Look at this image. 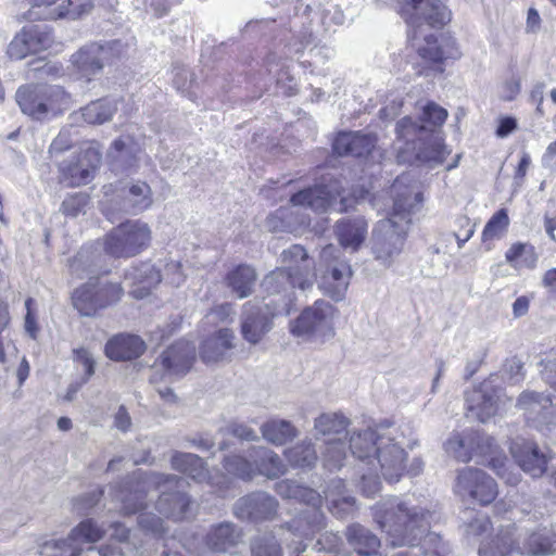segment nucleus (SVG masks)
I'll list each match as a JSON object with an SVG mask.
<instances>
[{"label":"nucleus","mask_w":556,"mask_h":556,"mask_svg":"<svg viewBox=\"0 0 556 556\" xmlns=\"http://www.w3.org/2000/svg\"><path fill=\"white\" fill-rule=\"evenodd\" d=\"M409 434L408 427L381 424L354 432L349 439V448L354 457L380 472L386 481L397 482L404 475H419L424 467L420 458L408 462Z\"/></svg>","instance_id":"f257e3e1"},{"label":"nucleus","mask_w":556,"mask_h":556,"mask_svg":"<svg viewBox=\"0 0 556 556\" xmlns=\"http://www.w3.org/2000/svg\"><path fill=\"white\" fill-rule=\"evenodd\" d=\"M405 177H399L392 185L395 193L392 213L377 223L371 237V253L377 262L389 268L402 253L412 216L419 211L422 194L413 187L400 192Z\"/></svg>","instance_id":"f03ea898"},{"label":"nucleus","mask_w":556,"mask_h":556,"mask_svg":"<svg viewBox=\"0 0 556 556\" xmlns=\"http://www.w3.org/2000/svg\"><path fill=\"white\" fill-rule=\"evenodd\" d=\"M184 484L185 480L175 475L151 472L119 490L116 498L125 514H135L146 507L148 489L154 488L161 492L155 509L165 518L180 521L191 515L190 497L180 491Z\"/></svg>","instance_id":"7ed1b4c3"},{"label":"nucleus","mask_w":556,"mask_h":556,"mask_svg":"<svg viewBox=\"0 0 556 556\" xmlns=\"http://www.w3.org/2000/svg\"><path fill=\"white\" fill-rule=\"evenodd\" d=\"M408 25L407 37L426 65H440L447 54L431 31L450 21V11L441 0H397Z\"/></svg>","instance_id":"20e7f679"},{"label":"nucleus","mask_w":556,"mask_h":556,"mask_svg":"<svg viewBox=\"0 0 556 556\" xmlns=\"http://www.w3.org/2000/svg\"><path fill=\"white\" fill-rule=\"evenodd\" d=\"M372 516L392 546L414 545L430 529L435 514L410 501L390 497L372 507Z\"/></svg>","instance_id":"39448f33"},{"label":"nucleus","mask_w":556,"mask_h":556,"mask_svg":"<svg viewBox=\"0 0 556 556\" xmlns=\"http://www.w3.org/2000/svg\"><path fill=\"white\" fill-rule=\"evenodd\" d=\"M276 492L285 498L296 500L308 505V508L288 525L280 528V541L287 544L291 556H300L306 548L303 539H312L324 528V515L319 510L323 497L313 489L303 486L292 480H282L276 484Z\"/></svg>","instance_id":"423d86ee"},{"label":"nucleus","mask_w":556,"mask_h":556,"mask_svg":"<svg viewBox=\"0 0 556 556\" xmlns=\"http://www.w3.org/2000/svg\"><path fill=\"white\" fill-rule=\"evenodd\" d=\"M341 192L336 180L328 185H317L301 190L291 197V206L277 210L267 218V226L273 231H295L299 227L309 225L307 215H300L301 208H311L316 213L326 212L334 204Z\"/></svg>","instance_id":"0eeeda50"},{"label":"nucleus","mask_w":556,"mask_h":556,"mask_svg":"<svg viewBox=\"0 0 556 556\" xmlns=\"http://www.w3.org/2000/svg\"><path fill=\"white\" fill-rule=\"evenodd\" d=\"M426 127L418 125L410 117H403L396 125V150L400 163L441 164L451 153L438 135H431L426 141H419L418 147L414 138L425 131Z\"/></svg>","instance_id":"6e6552de"},{"label":"nucleus","mask_w":556,"mask_h":556,"mask_svg":"<svg viewBox=\"0 0 556 556\" xmlns=\"http://www.w3.org/2000/svg\"><path fill=\"white\" fill-rule=\"evenodd\" d=\"M15 101L22 113L36 121L54 117L68 110L71 96L60 86L29 84L15 92Z\"/></svg>","instance_id":"1a4fd4ad"},{"label":"nucleus","mask_w":556,"mask_h":556,"mask_svg":"<svg viewBox=\"0 0 556 556\" xmlns=\"http://www.w3.org/2000/svg\"><path fill=\"white\" fill-rule=\"evenodd\" d=\"M186 275L180 262L170 261L164 264L163 273L151 263H141L130 267L124 277L125 283L130 288L129 293L136 299L147 296L152 288L162 280L173 287L185 282Z\"/></svg>","instance_id":"9d476101"},{"label":"nucleus","mask_w":556,"mask_h":556,"mask_svg":"<svg viewBox=\"0 0 556 556\" xmlns=\"http://www.w3.org/2000/svg\"><path fill=\"white\" fill-rule=\"evenodd\" d=\"M338 309L324 300L306 307L290 323V332L303 340H324L334 334V319Z\"/></svg>","instance_id":"9b49d317"},{"label":"nucleus","mask_w":556,"mask_h":556,"mask_svg":"<svg viewBox=\"0 0 556 556\" xmlns=\"http://www.w3.org/2000/svg\"><path fill=\"white\" fill-rule=\"evenodd\" d=\"M151 242L149 225L139 219L127 220L113 228L104 239V251L114 257H131Z\"/></svg>","instance_id":"f8f14e48"},{"label":"nucleus","mask_w":556,"mask_h":556,"mask_svg":"<svg viewBox=\"0 0 556 556\" xmlns=\"http://www.w3.org/2000/svg\"><path fill=\"white\" fill-rule=\"evenodd\" d=\"M508 399L497 376L492 375L478 387L466 393V404L470 417L485 422L498 414Z\"/></svg>","instance_id":"ddd939ff"},{"label":"nucleus","mask_w":556,"mask_h":556,"mask_svg":"<svg viewBox=\"0 0 556 556\" xmlns=\"http://www.w3.org/2000/svg\"><path fill=\"white\" fill-rule=\"evenodd\" d=\"M195 359V346L188 341H177L167 348L153 365L151 382H172L185 376Z\"/></svg>","instance_id":"4468645a"},{"label":"nucleus","mask_w":556,"mask_h":556,"mask_svg":"<svg viewBox=\"0 0 556 556\" xmlns=\"http://www.w3.org/2000/svg\"><path fill=\"white\" fill-rule=\"evenodd\" d=\"M320 262L326 265L327 269L320 276L319 288L332 300H343L352 277L350 264L340 260V250L333 244L323 248Z\"/></svg>","instance_id":"2eb2a0df"},{"label":"nucleus","mask_w":556,"mask_h":556,"mask_svg":"<svg viewBox=\"0 0 556 556\" xmlns=\"http://www.w3.org/2000/svg\"><path fill=\"white\" fill-rule=\"evenodd\" d=\"M122 294L123 288L118 283L88 281L73 292L72 300L80 315L91 317L98 311L118 302Z\"/></svg>","instance_id":"dca6fc26"},{"label":"nucleus","mask_w":556,"mask_h":556,"mask_svg":"<svg viewBox=\"0 0 556 556\" xmlns=\"http://www.w3.org/2000/svg\"><path fill=\"white\" fill-rule=\"evenodd\" d=\"M293 274L285 268H276L267 274L261 288L266 296L260 301L266 308H271L280 314H289L295 299L294 289L298 287Z\"/></svg>","instance_id":"f3484780"},{"label":"nucleus","mask_w":556,"mask_h":556,"mask_svg":"<svg viewBox=\"0 0 556 556\" xmlns=\"http://www.w3.org/2000/svg\"><path fill=\"white\" fill-rule=\"evenodd\" d=\"M105 534V529L92 519H86L77 525L67 539L47 542L42 554L48 556H79L84 543H96Z\"/></svg>","instance_id":"a211bd4d"},{"label":"nucleus","mask_w":556,"mask_h":556,"mask_svg":"<svg viewBox=\"0 0 556 556\" xmlns=\"http://www.w3.org/2000/svg\"><path fill=\"white\" fill-rule=\"evenodd\" d=\"M455 492L463 498L488 505L496 498L498 489L495 480L485 471L465 467L457 472Z\"/></svg>","instance_id":"6ab92c4d"},{"label":"nucleus","mask_w":556,"mask_h":556,"mask_svg":"<svg viewBox=\"0 0 556 556\" xmlns=\"http://www.w3.org/2000/svg\"><path fill=\"white\" fill-rule=\"evenodd\" d=\"M122 45L119 41H111L104 45L91 42L72 55V63L78 73L90 79L103 70L105 64H110L121 54Z\"/></svg>","instance_id":"aec40b11"},{"label":"nucleus","mask_w":556,"mask_h":556,"mask_svg":"<svg viewBox=\"0 0 556 556\" xmlns=\"http://www.w3.org/2000/svg\"><path fill=\"white\" fill-rule=\"evenodd\" d=\"M279 313L266 308L260 301H249L243 305L240 329L242 338L252 345L260 343L273 328V317Z\"/></svg>","instance_id":"412c9836"},{"label":"nucleus","mask_w":556,"mask_h":556,"mask_svg":"<svg viewBox=\"0 0 556 556\" xmlns=\"http://www.w3.org/2000/svg\"><path fill=\"white\" fill-rule=\"evenodd\" d=\"M516 406L523 412L527 422L540 431L556 426V409L549 396L534 392L523 391Z\"/></svg>","instance_id":"4be33fe9"},{"label":"nucleus","mask_w":556,"mask_h":556,"mask_svg":"<svg viewBox=\"0 0 556 556\" xmlns=\"http://www.w3.org/2000/svg\"><path fill=\"white\" fill-rule=\"evenodd\" d=\"M277 500L265 493L254 492L239 498L235 506V515L242 520L263 521L273 519L277 515Z\"/></svg>","instance_id":"5701e85b"},{"label":"nucleus","mask_w":556,"mask_h":556,"mask_svg":"<svg viewBox=\"0 0 556 556\" xmlns=\"http://www.w3.org/2000/svg\"><path fill=\"white\" fill-rule=\"evenodd\" d=\"M101 155L94 149H87L81 156L60 165V181L68 187L88 184L100 165Z\"/></svg>","instance_id":"b1692460"},{"label":"nucleus","mask_w":556,"mask_h":556,"mask_svg":"<svg viewBox=\"0 0 556 556\" xmlns=\"http://www.w3.org/2000/svg\"><path fill=\"white\" fill-rule=\"evenodd\" d=\"M475 456L483 458L482 462H488L489 466L508 484L514 485L519 481V475L508 470L507 458L489 434L476 431Z\"/></svg>","instance_id":"393cba45"},{"label":"nucleus","mask_w":556,"mask_h":556,"mask_svg":"<svg viewBox=\"0 0 556 556\" xmlns=\"http://www.w3.org/2000/svg\"><path fill=\"white\" fill-rule=\"evenodd\" d=\"M280 261L285 265L283 268L293 274V279H295L299 289L305 291L313 286L316 274L313 262L302 245L293 244L283 250Z\"/></svg>","instance_id":"a878e982"},{"label":"nucleus","mask_w":556,"mask_h":556,"mask_svg":"<svg viewBox=\"0 0 556 556\" xmlns=\"http://www.w3.org/2000/svg\"><path fill=\"white\" fill-rule=\"evenodd\" d=\"M510 454L519 467L531 477H541L547 467V455L541 452L538 445L523 438L511 441Z\"/></svg>","instance_id":"bb28decb"},{"label":"nucleus","mask_w":556,"mask_h":556,"mask_svg":"<svg viewBox=\"0 0 556 556\" xmlns=\"http://www.w3.org/2000/svg\"><path fill=\"white\" fill-rule=\"evenodd\" d=\"M141 153L140 147L130 137L116 139L109 151L112 169L126 174L137 172Z\"/></svg>","instance_id":"cd10ccee"},{"label":"nucleus","mask_w":556,"mask_h":556,"mask_svg":"<svg viewBox=\"0 0 556 556\" xmlns=\"http://www.w3.org/2000/svg\"><path fill=\"white\" fill-rule=\"evenodd\" d=\"M376 137L359 131L341 132L333 141V151L339 155L362 157L375 148Z\"/></svg>","instance_id":"c85d7f7f"},{"label":"nucleus","mask_w":556,"mask_h":556,"mask_svg":"<svg viewBox=\"0 0 556 556\" xmlns=\"http://www.w3.org/2000/svg\"><path fill=\"white\" fill-rule=\"evenodd\" d=\"M368 225L363 217L342 218L336 224L334 233L344 249L357 251L367 237Z\"/></svg>","instance_id":"c756f323"},{"label":"nucleus","mask_w":556,"mask_h":556,"mask_svg":"<svg viewBox=\"0 0 556 556\" xmlns=\"http://www.w3.org/2000/svg\"><path fill=\"white\" fill-rule=\"evenodd\" d=\"M146 350L141 338L134 334H118L105 344V355L113 361H126L139 357Z\"/></svg>","instance_id":"7c9ffc66"},{"label":"nucleus","mask_w":556,"mask_h":556,"mask_svg":"<svg viewBox=\"0 0 556 556\" xmlns=\"http://www.w3.org/2000/svg\"><path fill=\"white\" fill-rule=\"evenodd\" d=\"M170 466L174 470L185 473L198 483H212L204 462L195 454L174 452L170 456Z\"/></svg>","instance_id":"2f4dec72"},{"label":"nucleus","mask_w":556,"mask_h":556,"mask_svg":"<svg viewBox=\"0 0 556 556\" xmlns=\"http://www.w3.org/2000/svg\"><path fill=\"white\" fill-rule=\"evenodd\" d=\"M235 333L229 328L219 329L202 344L200 355L205 363L220 361L233 345Z\"/></svg>","instance_id":"473e14b6"},{"label":"nucleus","mask_w":556,"mask_h":556,"mask_svg":"<svg viewBox=\"0 0 556 556\" xmlns=\"http://www.w3.org/2000/svg\"><path fill=\"white\" fill-rule=\"evenodd\" d=\"M257 279L255 269L250 265H239L227 273L225 282L239 299L251 295Z\"/></svg>","instance_id":"72a5a7b5"},{"label":"nucleus","mask_w":556,"mask_h":556,"mask_svg":"<svg viewBox=\"0 0 556 556\" xmlns=\"http://www.w3.org/2000/svg\"><path fill=\"white\" fill-rule=\"evenodd\" d=\"M241 541V532L230 522L219 523L206 535L207 546L218 553L230 552Z\"/></svg>","instance_id":"f704fd0d"},{"label":"nucleus","mask_w":556,"mask_h":556,"mask_svg":"<svg viewBox=\"0 0 556 556\" xmlns=\"http://www.w3.org/2000/svg\"><path fill=\"white\" fill-rule=\"evenodd\" d=\"M346 539L358 556H374L378 554L380 547L379 538L361 525L350 526L346 531Z\"/></svg>","instance_id":"c9c22d12"},{"label":"nucleus","mask_w":556,"mask_h":556,"mask_svg":"<svg viewBox=\"0 0 556 556\" xmlns=\"http://www.w3.org/2000/svg\"><path fill=\"white\" fill-rule=\"evenodd\" d=\"M476 431L453 432L444 443V450L451 457L462 463L470 462L475 456Z\"/></svg>","instance_id":"e433bc0d"},{"label":"nucleus","mask_w":556,"mask_h":556,"mask_svg":"<svg viewBox=\"0 0 556 556\" xmlns=\"http://www.w3.org/2000/svg\"><path fill=\"white\" fill-rule=\"evenodd\" d=\"M515 527L507 526L491 542L483 543L479 548L480 556H508L514 551H520L521 547L515 538Z\"/></svg>","instance_id":"4c0bfd02"},{"label":"nucleus","mask_w":556,"mask_h":556,"mask_svg":"<svg viewBox=\"0 0 556 556\" xmlns=\"http://www.w3.org/2000/svg\"><path fill=\"white\" fill-rule=\"evenodd\" d=\"M251 457L255 458L258 475L275 479L285 472V465L280 457L267 447H253Z\"/></svg>","instance_id":"58836bf2"},{"label":"nucleus","mask_w":556,"mask_h":556,"mask_svg":"<svg viewBox=\"0 0 556 556\" xmlns=\"http://www.w3.org/2000/svg\"><path fill=\"white\" fill-rule=\"evenodd\" d=\"M349 420L339 414H321L315 419L316 435L326 439H348Z\"/></svg>","instance_id":"ea45409f"},{"label":"nucleus","mask_w":556,"mask_h":556,"mask_svg":"<svg viewBox=\"0 0 556 556\" xmlns=\"http://www.w3.org/2000/svg\"><path fill=\"white\" fill-rule=\"evenodd\" d=\"M153 203L151 187L146 181H135L128 187L124 202V210L132 213H141Z\"/></svg>","instance_id":"a19ab883"},{"label":"nucleus","mask_w":556,"mask_h":556,"mask_svg":"<svg viewBox=\"0 0 556 556\" xmlns=\"http://www.w3.org/2000/svg\"><path fill=\"white\" fill-rule=\"evenodd\" d=\"M343 482L341 480L331 481V486L325 491V500L329 504V509L339 518H344L354 510L355 500L343 494Z\"/></svg>","instance_id":"79ce46f5"},{"label":"nucleus","mask_w":556,"mask_h":556,"mask_svg":"<svg viewBox=\"0 0 556 556\" xmlns=\"http://www.w3.org/2000/svg\"><path fill=\"white\" fill-rule=\"evenodd\" d=\"M263 438L274 444L283 445L298 434L295 427L288 420L270 419L262 425Z\"/></svg>","instance_id":"37998d69"},{"label":"nucleus","mask_w":556,"mask_h":556,"mask_svg":"<svg viewBox=\"0 0 556 556\" xmlns=\"http://www.w3.org/2000/svg\"><path fill=\"white\" fill-rule=\"evenodd\" d=\"M522 552L532 556H551L556 553V542L549 531L543 529L525 539Z\"/></svg>","instance_id":"c03bdc74"},{"label":"nucleus","mask_w":556,"mask_h":556,"mask_svg":"<svg viewBox=\"0 0 556 556\" xmlns=\"http://www.w3.org/2000/svg\"><path fill=\"white\" fill-rule=\"evenodd\" d=\"M117 111V103L114 100H97L81 109V117L88 124H103L112 118Z\"/></svg>","instance_id":"a18cd8bd"},{"label":"nucleus","mask_w":556,"mask_h":556,"mask_svg":"<svg viewBox=\"0 0 556 556\" xmlns=\"http://www.w3.org/2000/svg\"><path fill=\"white\" fill-rule=\"evenodd\" d=\"M346 439H325V446L321 451V462L328 470L340 469L346 459Z\"/></svg>","instance_id":"49530a36"},{"label":"nucleus","mask_w":556,"mask_h":556,"mask_svg":"<svg viewBox=\"0 0 556 556\" xmlns=\"http://www.w3.org/2000/svg\"><path fill=\"white\" fill-rule=\"evenodd\" d=\"M286 456L292 466L300 468H311L317 460V454L309 441L289 448Z\"/></svg>","instance_id":"de8ad7c7"},{"label":"nucleus","mask_w":556,"mask_h":556,"mask_svg":"<svg viewBox=\"0 0 556 556\" xmlns=\"http://www.w3.org/2000/svg\"><path fill=\"white\" fill-rule=\"evenodd\" d=\"M509 218L505 210L497 211L486 223L482 231L484 243L501 239L507 231Z\"/></svg>","instance_id":"09e8293b"},{"label":"nucleus","mask_w":556,"mask_h":556,"mask_svg":"<svg viewBox=\"0 0 556 556\" xmlns=\"http://www.w3.org/2000/svg\"><path fill=\"white\" fill-rule=\"evenodd\" d=\"M226 471L242 480H251L256 473V464H252L242 456H228L224 465Z\"/></svg>","instance_id":"8fccbe9b"},{"label":"nucleus","mask_w":556,"mask_h":556,"mask_svg":"<svg viewBox=\"0 0 556 556\" xmlns=\"http://www.w3.org/2000/svg\"><path fill=\"white\" fill-rule=\"evenodd\" d=\"M30 42H33V51L35 53L47 50L53 42V36L46 25H29L24 27Z\"/></svg>","instance_id":"3c124183"},{"label":"nucleus","mask_w":556,"mask_h":556,"mask_svg":"<svg viewBox=\"0 0 556 556\" xmlns=\"http://www.w3.org/2000/svg\"><path fill=\"white\" fill-rule=\"evenodd\" d=\"M251 552L252 556H282L280 544L271 534L255 539Z\"/></svg>","instance_id":"603ef678"},{"label":"nucleus","mask_w":556,"mask_h":556,"mask_svg":"<svg viewBox=\"0 0 556 556\" xmlns=\"http://www.w3.org/2000/svg\"><path fill=\"white\" fill-rule=\"evenodd\" d=\"M29 35L26 34L25 28H23L16 36L12 39L8 47V54L11 59L22 60L26 58L30 53H35L33 51V42L28 38Z\"/></svg>","instance_id":"864d4df0"},{"label":"nucleus","mask_w":556,"mask_h":556,"mask_svg":"<svg viewBox=\"0 0 556 556\" xmlns=\"http://www.w3.org/2000/svg\"><path fill=\"white\" fill-rule=\"evenodd\" d=\"M66 2L67 7L62 5L56 16L75 20L89 12L92 7L91 0H66Z\"/></svg>","instance_id":"5fc2aeb1"},{"label":"nucleus","mask_w":556,"mask_h":556,"mask_svg":"<svg viewBox=\"0 0 556 556\" xmlns=\"http://www.w3.org/2000/svg\"><path fill=\"white\" fill-rule=\"evenodd\" d=\"M88 197L81 192H75L65 198L61 205L63 214L76 217L87 205Z\"/></svg>","instance_id":"6e6d98bb"},{"label":"nucleus","mask_w":556,"mask_h":556,"mask_svg":"<svg viewBox=\"0 0 556 556\" xmlns=\"http://www.w3.org/2000/svg\"><path fill=\"white\" fill-rule=\"evenodd\" d=\"M447 111L434 102L424 106L421 121L432 126H441L447 118Z\"/></svg>","instance_id":"4d7b16f0"},{"label":"nucleus","mask_w":556,"mask_h":556,"mask_svg":"<svg viewBox=\"0 0 556 556\" xmlns=\"http://www.w3.org/2000/svg\"><path fill=\"white\" fill-rule=\"evenodd\" d=\"M138 523L141 530L152 535H161L165 532L164 522L161 517L151 513H142L139 516Z\"/></svg>","instance_id":"13d9d810"},{"label":"nucleus","mask_w":556,"mask_h":556,"mask_svg":"<svg viewBox=\"0 0 556 556\" xmlns=\"http://www.w3.org/2000/svg\"><path fill=\"white\" fill-rule=\"evenodd\" d=\"M74 359L84 367L83 382H87L94 374L96 361L92 354L88 350L80 348L74 351Z\"/></svg>","instance_id":"bf43d9fd"},{"label":"nucleus","mask_w":556,"mask_h":556,"mask_svg":"<svg viewBox=\"0 0 556 556\" xmlns=\"http://www.w3.org/2000/svg\"><path fill=\"white\" fill-rule=\"evenodd\" d=\"M369 473L363 475L361 479L359 488L364 495L372 497L380 492L381 483L379 481L380 472H375L368 467Z\"/></svg>","instance_id":"052dcab7"},{"label":"nucleus","mask_w":556,"mask_h":556,"mask_svg":"<svg viewBox=\"0 0 556 556\" xmlns=\"http://www.w3.org/2000/svg\"><path fill=\"white\" fill-rule=\"evenodd\" d=\"M233 315V306L230 303H223L212 307L205 318L208 323L216 324L231 320Z\"/></svg>","instance_id":"680f3d73"},{"label":"nucleus","mask_w":556,"mask_h":556,"mask_svg":"<svg viewBox=\"0 0 556 556\" xmlns=\"http://www.w3.org/2000/svg\"><path fill=\"white\" fill-rule=\"evenodd\" d=\"M543 380L556 391V358L541 361Z\"/></svg>","instance_id":"e2e57ef3"},{"label":"nucleus","mask_w":556,"mask_h":556,"mask_svg":"<svg viewBox=\"0 0 556 556\" xmlns=\"http://www.w3.org/2000/svg\"><path fill=\"white\" fill-rule=\"evenodd\" d=\"M227 431L240 440L255 441L257 439L256 432L252 428H250L245 425H241V424L230 425L227 428Z\"/></svg>","instance_id":"0e129e2a"},{"label":"nucleus","mask_w":556,"mask_h":556,"mask_svg":"<svg viewBox=\"0 0 556 556\" xmlns=\"http://www.w3.org/2000/svg\"><path fill=\"white\" fill-rule=\"evenodd\" d=\"M101 495L102 491H94L86 497L77 498L74 504L75 509L79 514H84L86 510L93 507L100 501Z\"/></svg>","instance_id":"69168bd1"},{"label":"nucleus","mask_w":556,"mask_h":556,"mask_svg":"<svg viewBox=\"0 0 556 556\" xmlns=\"http://www.w3.org/2000/svg\"><path fill=\"white\" fill-rule=\"evenodd\" d=\"M114 426L123 432H127L131 427L130 415L124 405H121L114 415Z\"/></svg>","instance_id":"338daca9"},{"label":"nucleus","mask_w":556,"mask_h":556,"mask_svg":"<svg viewBox=\"0 0 556 556\" xmlns=\"http://www.w3.org/2000/svg\"><path fill=\"white\" fill-rule=\"evenodd\" d=\"M530 244L526 243H515L513 244L506 252L505 258L506 261L514 265L515 267L519 266V260L527 251Z\"/></svg>","instance_id":"774afa93"}]
</instances>
